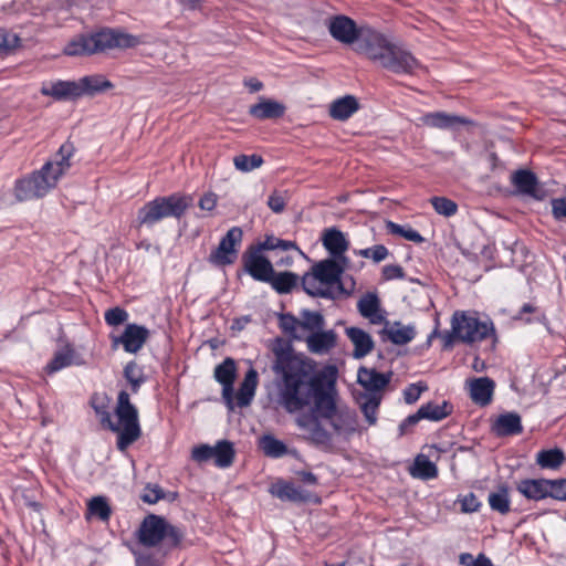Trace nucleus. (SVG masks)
Returning a JSON list of instances; mask_svg holds the SVG:
<instances>
[{
  "instance_id": "nucleus-1",
  "label": "nucleus",
  "mask_w": 566,
  "mask_h": 566,
  "mask_svg": "<svg viewBox=\"0 0 566 566\" xmlns=\"http://www.w3.org/2000/svg\"><path fill=\"white\" fill-rule=\"evenodd\" d=\"M275 369L282 375L277 402L289 413L310 408L319 416H331L337 396V368L316 370L307 356H276Z\"/></svg>"
},
{
  "instance_id": "nucleus-2",
  "label": "nucleus",
  "mask_w": 566,
  "mask_h": 566,
  "mask_svg": "<svg viewBox=\"0 0 566 566\" xmlns=\"http://www.w3.org/2000/svg\"><path fill=\"white\" fill-rule=\"evenodd\" d=\"M358 34L355 52L376 65L395 74H413L420 67L419 61L410 51L380 31L361 24Z\"/></svg>"
},
{
  "instance_id": "nucleus-3",
  "label": "nucleus",
  "mask_w": 566,
  "mask_h": 566,
  "mask_svg": "<svg viewBox=\"0 0 566 566\" xmlns=\"http://www.w3.org/2000/svg\"><path fill=\"white\" fill-rule=\"evenodd\" d=\"M433 338L441 340V350H451L455 342L469 345L485 343L488 350H495L499 337L492 321H481L464 311H457L451 318V331L441 333L436 327L429 335L428 342Z\"/></svg>"
},
{
  "instance_id": "nucleus-4",
  "label": "nucleus",
  "mask_w": 566,
  "mask_h": 566,
  "mask_svg": "<svg viewBox=\"0 0 566 566\" xmlns=\"http://www.w3.org/2000/svg\"><path fill=\"white\" fill-rule=\"evenodd\" d=\"M109 402L111 400L105 394H95L91 399V405L99 417L102 424L118 434L117 448L124 451L142 434L138 411L130 402L128 392L122 390L118 394L115 408L117 421L114 422L108 412Z\"/></svg>"
},
{
  "instance_id": "nucleus-5",
  "label": "nucleus",
  "mask_w": 566,
  "mask_h": 566,
  "mask_svg": "<svg viewBox=\"0 0 566 566\" xmlns=\"http://www.w3.org/2000/svg\"><path fill=\"white\" fill-rule=\"evenodd\" d=\"M73 146L63 144L53 160L48 161L30 177L17 181L14 192L19 201L44 197L53 189L61 176L70 168Z\"/></svg>"
},
{
  "instance_id": "nucleus-6",
  "label": "nucleus",
  "mask_w": 566,
  "mask_h": 566,
  "mask_svg": "<svg viewBox=\"0 0 566 566\" xmlns=\"http://www.w3.org/2000/svg\"><path fill=\"white\" fill-rule=\"evenodd\" d=\"M138 36L113 29H104L91 35H80L72 40L64 53L70 56L91 55L113 49H130L139 45Z\"/></svg>"
},
{
  "instance_id": "nucleus-7",
  "label": "nucleus",
  "mask_w": 566,
  "mask_h": 566,
  "mask_svg": "<svg viewBox=\"0 0 566 566\" xmlns=\"http://www.w3.org/2000/svg\"><path fill=\"white\" fill-rule=\"evenodd\" d=\"M192 197L189 195L174 193L166 197H157L145 203L138 211L135 227L150 228L165 218H181L187 209L192 206Z\"/></svg>"
},
{
  "instance_id": "nucleus-8",
  "label": "nucleus",
  "mask_w": 566,
  "mask_h": 566,
  "mask_svg": "<svg viewBox=\"0 0 566 566\" xmlns=\"http://www.w3.org/2000/svg\"><path fill=\"white\" fill-rule=\"evenodd\" d=\"M164 538L177 545L182 538V533L160 516L154 514L146 516L138 530L139 543L145 547H154Z\"/></svg>"
},
{
  "instance_id": "nucleus-9",
  "label": "nucleus",
  "mask_w": 566,
  "mask_h": 566,
  "mask_svg": "<svg viewBox=\"0 0 566 566\" xmlns=\"http://www.w3.org/2000/svg\"><path fill=\"white\" fill-rule=\"evenodd\" d=\"M243 232L239 227H232L224 237L221 238L218 247L211 251L208 262L214 266H226L233 264L238 259L239 245L241 244Z\"/></svg>"
},
{
  "instance_id": "nucleus-10",
  "label": "nucleus",
  "mask_w": 566,
  "mask_h": 566,
  "mask_svg": "<svg viewBox=\"0 0 566 566\" xmlns=\"http://www.w3.org/2000/svg\"><path fill=\"white\" fill-rule=\"evenodd\" d=\"M325 25L331 36L345 45H356L361 25L345 14L331 15L325 20Z\"/></svg>"
},
{
  "instance_id": "nucleus-11",
  "label": "nucleus",
  "mask_w": 566,
  "mask_h": 566,
  "mask_svg": "<svg viewBox=\"0 0 566 566\" xmlns=\"http://www.w3.org/2000/svg\"><path fill=\"white\" fill-rule=\"evenodd\" d=\"M318 413L301 415L295 419L297 427L304 432V438L315 446L327 447L331 444V433L321 424Z\"/></svg>"
},
{
  "instance_id": "nucleus-12",
  "label": "nucleus",
  "mask_w": 566,
  "mask_h": 566,
  "mask_svg": "<svg viewBox=\"0 0 566 566\" xmlns=\"http://www.w3.org/2000/svg\"><path fill=\"white\" fill-rule=\"evenodd\" d=\"M312 271L317 276L318 281L321 280L325 286H329L334 292L335 289L338 293L346 292L342 283L344 268L337 261L333 259L323 260L314 264Z\"/></svg>"
},
{
  "instance_id": "nucleus-13",
  "label": "nucleus",
  "mask_w": 566,
  "mask_h": 566,
  "mask_svg": "<svg viewBox=\"0 0 566 566\" xmlns=\"http://www.w3.org/2000/svg\"><path fill=\"white\" fill-rule=\"evenodd\" d=\"M149 336L150 331L145 326L127 324L124 332L118 337L113 338V345L120 344L125 352L134 354L142 349Z\"/></svg>"
},
{
  "instance_id": "nucleus-14",
  "label": "nucleus",
  "mask_w": 566,
  "mask_h": 566,
  "mask_svg": "<svg viewBox=\"0 0 566 566\" xmlns=\"http://www.w3.org/2000/svg\"><path fill=\"white\" fill-rule=\"evenodd\" d=\"M511 182L520 195L542 200L544 191L542 190L538 179L534 172L527 169H518L511 176Z\"/></svg>"
},
{
  "instance_id": "nucleus-15",
  "label": "nucleus",
  "mask_w": 566,
  "mask_h": 566,
  "mask_svg": "<svg viewBox=\"0 0 566 566\" xmlns=\"http://www.w3.org/2000/svg\"><path fill=\"white\" fill-rule=\"evenodd\" d=\"M421 123L424 126L439 128V129H457L460 126L474 125V122L468 117L448 114L446 112H431L421 117Z\"/></svg>"
},
{
  "instance_id": "nucleus-16",
  "label": "nucleus",
  "mask_w": 566,
  "mask_h": 566,
  "mask_svg": "<svg viewBox=\"0 0 566 566\" xmlns=\"http://www.w3.org/2000/svg\"><path fill=\"white\" fill-rule=\"evenodd\" d=\"M244 270L256 281L266 282L274 274L272 263L259 251H253L243 256Z\"/></svg>"
},
{
  "instance_id": "nucleus-17",
  "label": "nucleus",
  "mask_w": 566,
  "mask_h": 566,
  "mask_svg": "<svg viewBox=\"0 0 566 566\" xmlns=\"http://www.w3.org/2000/svg\"><path fill=\"white\" fill-rule=\"evenodd\" d=\"M334 397V409L331 416H321L331 421V424L337 434H352L356 431V415L349 409H339Z\"/></svg>"
},
{
  "instance_id": "nucleus-18",
  "label": "nucleus",
  "mask_w": 566,
  "mask_h": 566,
  "mask_svg": "<svg viewBox=\"0 0 566 566\" xmlns=\"http://www.w3.org/2000/svg\"><path fill=\"white\" fill-rule=\"evenodd\" d=\"M357 310L370 324L379 325L386 322L385 312L381 310L380 300L376 293L364 294L357 302Z\"/></svg>"
},
{
  "instance_id": "nucleus-19",
  "label": "nucleus",
  "mask_w": 566,
  "mask_h": 566,
  "mask_svg": "<svg viewBox=\"0 0 566 566\" xmlns=\"http://www.w3.org/2000/svg\"><path fill=\"white\" fill-rule=\"evenodd\" d=\"M384 323L385 327L380 331L382 340H390L396 345H405L416 336L415 327L411 325H403L400 322L389 323L387 319Z\"/></svg>"
},
{
  "instance_id": "nucleus-20",
  "label": "nucleus",
  "mask_w": 566,
  "mask_h": 566,
  "mask_svg": "<svg viewBox=\"0 0 566 566\" xmlns=\"http://www.w3.org/2000/svg\"><path fill=\"white\" fill-rule=\"evenodd\" d=\"M326 322L319 312L302 310L298 316L297 340H304L318 329L325 328Z\"/></svg>"
},
{
  "instance_id": "nucleus-21",
  "label": "nucleus",
  "mask_w": 566,
  "mask_h": 566,
  "mask_svg": "<svg viewBox=\"0 0 566 566\" xmlns=\"http://www.w3.org/2000/svg\"><path fill=\"white\" fill-rule=\"evenodd\" d=\"M303 342L306 343L307 349L313 354H322L331 352L337 343V334L333 329H318V332L308 335Z\"/></svg>"
},
{
  "instance_id": "nucleus-22",
  "label": "nucleus",
  "mask_w": 566,
  "mask_h": 566,
  "mask_svg": "<svg viewBox=\"0 0 566 566\" xmlns=\"http://www.w3.org/2000/svg\"><path fill=\"white\" fill-rule=\"evenodd\" d=\"M515 486L527 500L541 501L548 497V479H523Z\"/></svg>"
},
{
  "instance_id": "nucleus-23",
  "label": "nucleus",
  "mask_w": 566,
  "mask_h": 566,
  "mask_svg": "<svg viewBox=\"0 0 566 566\" xmlns=\"http://www.w3.org/2000/svg\"><path fill=\"white\" fill-rule=\"evenodd\" d=\"M391 374H381L375 369L359 368L357 379L365 394H379L390 381Z\"/></svg>"
},
{
  "instance_id": "nucleus-24",
  "label": "nucleus",
  "mask_w": 566,
  "mask_h": 566,
  "mask_svg": "<svg viewBox=\"0 0 566 566\" xmlns=\"http://www.w3.org/2000/svg\"><path fill=\"white\" fill-rule=\"evenodd\" d=\"M76 82L78 97L84 95L94 96L114 87V84L102 74L87 75Z\"/></svg>"
},
{
  "instance_id": "nucleus-25",
  "label": "nucleus",
  "mask_w": 566,
  "mask_h": 566,
  "mask_svg": "<svg viewBox=\"0 0 566 566\" xmlns=\"http://www.w3.org/2000/svg\"><path fill=\"white\" fill-rule=\"evenodd\" d=\"M78 87L76 81H57L55 83L44 84L41 93L51 96L57 101L78 98Z\"/></svg>"
},
{
  "instance_id": "nucleus-26",
  "label": "nucleus",
  "mask_w": 566,
  "mask_h": 566,
  "mask_svg": "<svg viewBox=\"0 0 566 566\" xmlns=\"http://www.w3.org/2000/svg\"><path fill=\"white\" fill-rule=\"evenodd\" d=\"M492 431L497 437L520 434L523 431L521 417L516 412L500 415L492 426Z\"/></svg>"
},
{
  "instance_id": "nucleus-27",
  "label": "nucleus",
  "mask_w": 566,
  "mask_h": 566,
  "mask_svg": "<svg viewBox=\"0 0 566 566\" xmlns=\"http://www.w3.org/2000/svg\"><path fill=\"white\" fill-rule=\"evenodd\" d=\"M471 399L480 405L486 406L491 402L495 382L489 377H480L469 382Z\"/></svg>"
},
{
  "instance_id": "nucleus-28",
  "label": "nucleus",
  "mask_w": 566,
  "mask_h": 566,
  "mask_svg": "<svg viewBox=\"0 0 566 566\" xmlns=\"http://www.w3.org/2000/svg\"><path fill=\"white\" fill-rule=\"evenodd\" d=\"M359 109V103L353 95H346L337 98L329 105V116L335 120H347L354 113Z\"/></svg>"
},
{
  "instance_id": "nucleus-29",
  "label": "nucleus",
  "mask_w": 566,
  "mask_h": 566,
  "mask_svg": "<svg viewBox=\"0 0 566 566\" xmlns=\"http://www.w3.org/2000/svg\"><path fill=\"white\" fill-rule=\"evenodd\" d=\"M249 113L258 119L280 118L285 113V106L273 99H262L250 107Z\"/></svg>"
},
{
  "instance_id": "nucleus-30",
  "label": "nucleus",
  "mask_w": 566,
  "mask_h": 566,
  "mask_svg": "<svg viewBox=\"0 0 566 566\" xmlns=\"http://www.w3.org/2000/svg\"><path fill=\"white\" fill-rule=\"evenodd\" d=\"M323 245L334 256H340L348 249V241L344 233L335 228L325 230Z\"/></svg>"
},
{
  "instance_id": "nucleus-31",
  "label": "nucleus",
  "mask_w": 566,
  "mask_h": 566,
  "mask_svg": "<svg viewBox=\"0 0 566 566\" xmlns=\"http://www.w3.org/2000/svg\"><path fill=\"white\" fill-rule=\"evenodd\" d=\"M302 287L306 294L311 296H318L324 298H334V291L329 286H325L324 283L317 276L311 272H307L302 277Z\"/></svg>"
},
{
  "instance_id": "nucleus-32",
  "label": "nucleus",
  "mask_w": 566,
  "mask_h": 566,
  "mask_svg": "<svg viewBox=\"0 0 566 566\" xmlns=\"http://www.w3.org/2000/svg\"><path fill=\"white\" fill-rule=\"evenodd\" d=\"M380 394H357L356 401L359 405L366 420L369 424H375L377 421V410L380 405Z\"/></svg>"
},
{
  "instance_id": "nucleus-33",
  "label": "nucleus",
  "mask_w": 566,
  "mask_h": 566,
  "mask_svg": "<svg viewBox=\"0 0 566 566\" xmlns=\"http://www.w3.org/2000/svg\"><path fill=\"white\" fill-rule=\"evenodd\" d=\"M346 335L354 345L353 354H369L374 349V342L370 335L358 327L346 328Z\"/></svg>"
},
{
  "instance_id": "nucleus-34",
  "label": "nucleus",
  "mask_w": 566,
  "mask_h": 566,
  "mask_svg": "<svg viewBox=\"0 0 566 566\" xmlns=\"http://www.w3.org/2000/svg\"><path fill=\"white\" fill-rule=\"evenodd\" d=\"M256 384H258V374L255 370L250 369L247 373L245 378H244L243 382L241 384L239 391L237 392V396H235L237 405L240 408H243V407H247L250 405V402L254 396Z\"/></svg>"
},
{
  "instance_id": "nucleus-35",
  "label": "nucleus",
  "mask_w": 566,
  "mask_h": 566,
  "mask_svg": "<svg viewBox=\"0 0 566 566\" xmlns=\"http://www.w3.org/2000/svg\"><path fill=\"white\" fill-rule=\"evenodd\" d=\"M565 460L564 451L558 448L541 450L536 454V464L542 469L557 470L563 465Z\"/></svg>"
},
{
  "instance_id": "nucleus-36",
  "label": "nucleus",
  "mask_w": 566,
  "mask_h": 566,
  "mask_svg": "<svg viewBox=\"0 0 566 566\" xmlns=\"http://www.w3.org/2000/svg\"><path fill=\"white\" fill-rule=\"evenodd\" d=\"M259 447L270 458H281L287 453L286 444L272 434L262 436L259 440Z\"/></svg>"
},
{
  "instance_id": "nucleus-37",
  "label": "nucleus",
  "mask_w": 566,
  "mask_h": 566,
  "mask_svg": "<svg viewBox=\"0 0 566 566\" xmlns=\"http://www.w3.org/2000/svg\"><path fill=\"white\" fill-rule=\"evenodd\" d=\"M272 495L280 500H287L292 502L306 501L308 495L301 489L295 488L290 483H277L271 489Z\"/></svg>"
},
{
  "instance_id": "nucleus-38",
  "label": "nucleus",
  "mask_w": 566,
  "mask_h": 566,
  "mask_svg": "<svg viewBox=\"0 0 566 566\" xmlns=\"http://www.w3.org/2000/svg\"><path fill=\"white\" fill-rule=\"evenodd\" d=\"M452 412V406L443 401L442 403L428 402L419 408V416L431 421H440Z\"/></svg>"
},
{
  "instance_id": "nucleus-39",
  "label": "nucleus",
  "mask_w": 566,
  "mask_h": 566,
  "mask_svg": "<svg viewBox=\"0 0 566 566\" xmlns=\"http://www.w3.org/2000/svg\"><path fill=\"white\" fill-rule=\"evenodd\" d=\"M298 276L292 272H280L273 274L269 283L279 294H287L296 287Z\"/></svg>"
},
{
  "instance_id": "nucleus-40",
  "label": "nucleus",
  "mask_w": 566,
  "mask_h": 566,
  "mask_svg": "<svg viewBox=\"0 0 566 566\" xmlns=\"http://www.w3.org/2000/svg\"><path fill=\"white\" fill-rule=\"evenodd\" d=\"M411 475L422 480H430L438 475V469L426 455L420 454L415 460Z\"/></svg>"
},
{
  "instance_id": "nucleus-41",
  "label": "nucleus",
  "mask_w": 566,
  "mask_h": 566,
  "mask_svg": "<svg viewBox=\"0 0 566 566\" xmlns=\"http://www.w3.org/2000/svg\"><path fill=\"white\" fill-rule=\"evenodd\" d=\"M488 501L493 511L503 515L507 514L510 512L509 488L504 484L500 485L496 492L489 494Z\"/></svg>"
},
{
  "instance_id": "nucleus-42",
  "label": "nucleus",
  "mask_w": 566,
  "mask_h": 566,
  "mask_svg": "<svg viewBox=\"0 0 566 566\" xmlns=\"http://www.w3.org/2000/svg\"><path fill=\"white\" fill-rule=\"evenodd\" d=\"M213 450V459L218 467L227 468L232 464L234 459V450L231 442L227 440L219 441Z\"/></svg>"
},
{
  "instance_id": "nucleus-43",
  "label": "nucleus",
  "mask_w": 566,
  "mask_h": 566,
  "mask_svg": "<svg viewBox=\"0 0 566 566\" xmlns=\"http://www.w3.org/2000/svg\"><path fill=\"white\" fill-rule=\"evenodd\" d=\"M386 229L390 234L402 237L411 242L421 243L424 241L423 237L409 226H401L394 221H386Z\"/></svg>"
},
{
  "instance_id": "nucleus-44",
  "label": "nucleus",
  "mask_w": 566,
  "mask_h": 566,
  "mask_svg": "<svg viewBox=\"0 0 566 566\" xmlns=\"http://www.w3.org/2000/svg\"><path fill=\"white\" fill-rule=\"evenodd\" d=\"M124 376L132 386V390L136 392L142 384L145 382L146 377L143 368L135 361H130L124 369Z\"/></svg>"
},
{
  "instance_id": "nucleus-45",
  "label": "nucleus",
  "mask_w": 566,
  "mask_h": 566,
  "mask_svg": "<svg viewBox=\"0 0 566 566\" xmlns=\"http://www.w3.org/2000/svg\"><path fill=\"white\" fill-rule=\"evenodd\" d=\"M263 164V158L260 155H238L233 158V165L235 169L242 172H249L253 169L261 167Z\"/></svg>"
},
{
  "instance_id": "nucleus-46",
  "label": "nucleus",
  "mask_w": 566,
  "mask_h": 566,
  "mask_svg": "<svg viewBox=\"0 0 566 566\" xmlns=\"http://www.w3.org/2000/svg\"><path fill=\"white\" fill-rule=\"evenodd\" d=\"M214 377L221 385H233L235 378V366L231 358H227L214 370Z\"/></svg>"
},
{
  "instance_id": "nucleus-47",
  "label": "nucleus",
  "mask_w": 566,
  "mask_h": 566,
  "mask_svg": "<svg viewBox=\"0 0 566 566\" xmlns=\"http://www.w3.org/2000/svg\"><path fill=\"white\" fill-rule=\"evenodd\" d=\"M83 361L80 356H54V358L44 367L48 375H52L65 367L81 365Z\"/></svg>"
},
{
  "instance_id": "nucleus-48",
  "label": "nucleus",
  "mask_w": 566,
  "mask_h": 566,
  "mask_svg": "<svg viewBox=\"0 0 566 566\" xmlns=\"http://www.w3.org/2000/svg\"><path fill=\"white\" fill-rule=\"evenodd\" d=\"M88 513L99 517L102 521H107L112 510L104 496H95L88 502Z\"/></svg>"
},
{
  "instance_id": "nucleus-49",
  "label": "nucleus",
  "mask_w": 566,
  "mask_h": 566,
  "mask_svg": "<svg viewBox=\"0 0 566 566\" xmlns=\"http://www.w3.org/2000/svg\"><path fill=\"white\" fill-rule=\"evenodd\" d=\"M431 203L437 213L444 217H451L455 214L458 210L457 203L446 197H433L431 198Z\"/></svg>"
},
{
  "instance_id": "nucleus-50",
  "label": "nucleus",
  "mask_w": 566,
  "mask_h": 566,
  "mask_svg": "<svg viewBox=\"0 0 566 566\" xmlns=\"http://www.w3.org/2000/svg\"><path fill=\"white\" fill-rule=\"evenodd\" d=\"M279 325L285 334L297 339L298 317L291 313L281 314L279 317Z\"/></svg>"
},
{
  "instance_id": "nucleus-51",
  "label": "nucleus",
  "mask_w": 566,
  "mask_h": 566,
  "mask_svg": "<svg viewBox=\"0 0 566 566\" xmlns=\"http://www.w3.org/2000/svg\"><path fill=\"white\" fill-rule=\"evenodd\" d=\"M357 254L366 259H371L375 263H379L387 259L389 251L385 245L377 244L371 248L361 249Z\"/></svg>"
},
{
  "instance_id": "nucleus-52",
  "label": "nucleus",
  "mask_w": 566,
  "mask_h": 566,
  "mask_svg": "<svg viewBox=\"0 0 566 566\" xmlns=\"http://www.w3.org/2000/svg\"><path fill=\"white\" fill-rule=\"evenodd\" d=\"M548 497L566 501V479L548 480Z\"/></svg>"
},
{
  "instance_id": "nucleus-53",
  "label": "nucleus",
  "mask_w": 566,
  "mask_h": 566,
  "mask_svg": "<svg viewBox=\"0 0 566 566\" xmlns=\"http://www.w3.org/2000/svg\"><path fill=\"white\" fill-rule=\"evenodd\" d=\"M105 322L109 326H117L125 323L128 318V313L122 307H113L105 312Z\"/></svg>"
},
{
  "instance_id": "nucleus-54",
  "label": "nucleus",
  "mask_w": 566,
  "mask_h": 566,
  "mask_svg": "<svg viewBox=\"0 0 566 566\" xmlns=\"http://www.w3.org/2000/svg\"><path fill=\"white\" fill-rule=\"evenodd\" d=\"M427 388L422 382L409 385L403 391L405 401L409 405L415 403Z\"/></svg>"
},
{
  "instance_id": "nucleus-55",
  "label": "nucleus",
  "mask_w": 566,
  "mask_h": 566,
  "mask_svg": "<svg viewBox=\"0 0 566 566\" xmlns=\"http://www.w3.org/2000/svg\"><path fill=\"white\" fill-rule=\"evenodd\" d=\"M460 564L463 566H493L492 562L483 554H480L476 558L469 553L460 555Z\"/></svg>"
},
{
  "instance_id": "nucleus-56",
  "label": "nucleus",
  "mask_w": 566,
  "mask_h": 566,
  "mask_svg": "<svg viewBox=\"0 0 566 566\" xmlns=\"http://www.w3.org/2000/svg\"><path fill=\"white\" fill-rule=\"evenodd\" d=\"M191 458L192 460L199 463L213 459L212 447L208 444H200L198 447H195L191 452Z\"/></svg>"
},
{
  "instance_id": "nucleus-57",
  "label": "nucleus",
  "mask_w": 566,
  "mask_h": 566,
  "mask_svg": "<svg viewBox=\"0 0 566 566\" xmlns=\"http://www.w3.org/2000/svg\"><path fill=\"white\" fill-rule=\"evenodd\" d=\"M268 206L275 213L282 212L286 206L285 195L280 191H274L268 199Z\"/></svg>"
},
{
  "instance_id": "nucleus-58",
  "label": "nucleus",
  "mask_w": 566,
  "mask_h": 566,
  "mask_svg": "<svg viewBox=\"0 0 566 566\" xmlns=\"http://www.w3.org/2000/svg\"><path fill=\"white\" fill-rule=\"evenodd\" d=\"M552 214L555 220L560 221L566 218V196L553 198L551 200Z\"/></svg>"
},
{
  "instance_id": "nucleus-59",
  "label": "nucleus",
  "mask_w": 566,
  "mask_h": 566,
  "mask_svg": "<svg viewBox=\"0 0 566 566\" xmlns=\"http://www.w3.org/2000/svg\"><path fill=\"white\" fill-rule=\"evenodd\" d=\"M164 497V492L158 485H148L142 494V500L148 504H155Z\"/></svg>"
},
{
  "instance_id": "nucleus-60",
  "label": "nucleus",
  "mask_w": 566,
  "mask_h": 566,
  "mask_svg": "<svg viewBox=\"0 0 566 566\" xmlns=\"http://www.w3.org/2000/svg\"><path fill=\"white\" fill-rule=\"evenodd\" d=\"M18 43L19 38L15 34L8 33L6 30H0V52L13 49Z\"/></svg>"
},
{
  "instance_id": "nucleus-61",
  "label": "nucleus",
  "mask_w": 566,
  "mask_h": 566,
  "mask_svg": "<svg viewBox=\"0 0 566 566\" xmlns=\"http://www.w3.org/2000/svg\"><path fill=\"white\" fill-rule=\"evenodd\" d=\"M382 276L385 280L403 279L405 272L400 265L388 264L382 268Z\"/></svg>"
},
{
  "instance_id": "nucleus-62",
  "label": "nucleus",
  "mask_w": 566,
  "mask_h": 566,
  "mask_svg": "<svg viewBox=\"0 0 566 566\" xmlns=\"http://www.w3.org/2000/svg\"><path fill=\"white\" fill-rule=\"evenodd\" d=\"M217 201L218 198L216 193L207 192L200 198L198 206L202 210L212 211L217 206Z\"/></svg>"
},
{
  "instance_id": "nucleus-63",
  "label": "nucleus",
  "mask_w": 566,
  "mask_h": 566,
  "mask_svg": "<svg viewBox=\"0 0 566 566\" xmlns=\"http://www.w3.org/2000/svg\"><path fill=\"white\" fill-rule=\"evenodd\" d=\"M480 507V502L473 493H470L463 497L461 501V509L463 512L472 513L478 511Z\"/></svg>"
},
{
  "instance_id": "nucleus-64",
  "label": "nucleus",
  "mask_w": 566,
  "mask_h": 566,
  "mask_svg": "<svg viewBox=\"0 0 566 566\" xmlns=\"http://www.w3.org/2000/svg\"><path fill=\"white\" fill-rule=\"evenodd\" d=\"M492 365L482 356H473L471 367L476 373L486 371Z\"/></svg>"
}]
</instances>
